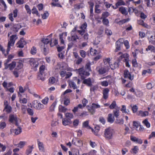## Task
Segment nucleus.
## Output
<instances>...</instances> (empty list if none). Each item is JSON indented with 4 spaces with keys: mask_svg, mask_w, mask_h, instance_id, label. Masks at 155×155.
Here are the masks:
<instances>
[{
    "mask_svg": "<svg viewBox=\"0 0 155 155\" xmlns=\"http://www.w3.org/2000/svg\"><path fill=\"white\" fill-rule=\"evenodd\" d=\"M114 133V130L110 127L104 130V135L106 139L110 140L113 137Z\"/></svg>",
    "mask_w": 155,
    "mask_h": 155,
    "instance_id": "f257e3e1",
    "label": "nucleus"
},
{
    "mask_svg": "<svg viewBox=\"0 0 155 155\" xmlns=\"http://www.w3.org/2000/svg\"><path fill=\"white\" fill-rule=\"evenodd\" d=\"M97 72L99 74H103L107 73L110 69L109 66H104L102 67L98 66L97 68Z\"/></svg>",
    "mask_w": 155,
    "mask_h": 155,
    "instance_id": "f03ea898",
    "label": "nucleus"
},
{
    "mask_svg": "<svg viewBox=\"0 0 155 155\" xmlns=\"http://www.w3.org/2000/svg\"><path fill=\"white\" fill-rule=\"evenodd\" d=\"M77 70L78 71L80 75L81 76V78L83 79L85 78V76H88L90 74L89 72L84 70L83 68H80Z\"/></svg>",
    "mask_w": 155,
    "mask_h": 155,
    "instance_id": "7ed1b4c3",
    "label": "nucleus"
},
{
    "mask_svg": "<svg viewBox=\"0 0 155 155\" xmlns=\"http://www.w3.org/2000/svg\"><path fill=\"white\" fill-rule=\"evenodd\" d=\"M131 73L129 72V71L126 69L124 71V78H127L129 80L132 81L134 79V76L132 75Z\"/></svg>",
    "mask_w": 155,
    "mask_h": 155,
    "instance_id": "20e7f679",
    "label": "nucleus"
},
{
    "mask_svg": "<svg viewBox=\"0 0 155 155\" xmlns=\"http://www.w3.org/2000/svg\"><path fill=\"white\" fill-rule=\"evenodd\" d=\"M35 109L40 110L43 108L44 107V105L40 103H38L37 101H34L32 103Z\"/></svg>",
    "mask_w": 155,
    "mask_h": 155,
    "instance_id": "39448f33",
    "label": "nucleus"
},
{
    "mask_svg": "<svg viewBox=\"0 0 155 155\" xmlns=\"http://www.w3.org/2000/svg\"><path fill=\"white\" fill-rule=\"evenodd\" d=\"M72 143L78 147H81L83 145V143L82 141L76 138L73 139L72 141Z\"/></svg>",
    "mask_w": 155,
    "mask_h": 155,
    "instance_id": "423d86ee",
    "label": "nucleus"
},
{
    "mask_svg": "<svg viewBox=\"0 0 155 155\" xmlns=\"http://www.w3.org/2000/svg\"><path fill=\"white\" fill-rule=\"evenodd\" d=\"M26 43L25 41L24 40L23 38H21L19 41L16 44L17 45H18L17 47L19 48H23L24 47V45H26Z\"/></svg>",
    "mask_w": 155,
    "mask_h": 155,
    "instance_id": "0eeeda50",
    "label": "nucleus"
},
{
    "mask_svg": "<svg viewBox=\"0 0 155 155\" xmlns=\"http://www.w3.org/2000/svg\"><path fill=\"white\" fill-rule=\"evenodd\" d=\"M18 120L17 116L16 114H11L9 116V121L11 123H13L15 121H17Z\"/></svg>",
    "mask_w": 155,
    "mask_h": 155,
    "instance_id": "6e6552de",
    "label": "nucleus"
},
{
    "mask_svg": "<svg viewBox=\"0 0 155 155\" xmlns=\"http://www.w3.org/2000/svg\"><path fill=\"white\" fill-rule=\"evenodd\" d=\"M123 40V38H120L118 41H117L116 42V49L115 51L117 52L119 51L120 49V47L121 45V42H120V40Z\"/></svg>",
    "mask_w": 155,
    "mask_h": 155,
    "instance_id": "1a4fd4ad",
    "label": "nucleus"
},
{
    "mask_svg": "<svg viewBox=\"0 0 155 155\" xmlns=\"http://www.w3.org/2000/svg\"><path fill=\"white\" fill-rule=\"evenodd\" d=\"M109 89L107 88L104 89L103 91V97L104 99H107L108 97Z\"/></svg>",
    "mask_w": 155,
    "mask_h": 155,
    "instance_id": "9d476101",
    "label": "nucleus"
},
{
    "mask_svg": "<svg viewBox=\"0 0 155 155\" xmlns=\"http://www.w3.org/2000/svg\"><path fill=\"white\" fill-rule=\"evenodd\" d=\"M4 105H5L4 110H5L6 111L7 113H10L12 111V108L10 106H8V102L6 101L5 103H4Z\"/></svg>",
    "mask_w": 155,
    "mask_h": 155,
    "instance_id": "9b49d317",
    "label": "nucleus"
},
{
    "mask_svg": "<svg viewBox=\"0 0 155 155\" xmlns=\"http://www.w3.org/2000/svg\"><path fill=\"white\" fill-rule=\"evenodd\" d=\"M83 83L89 87H91L92 85L91 79L90 78L85 79L83 81Z\"/></svg>",
    "mask_w": 155,
    "mask_h": 155,
    "instance_id": "f8f14e48",
    "label": "nucleus"
},
{
    "mask_svg": "<svg viewBox=\"0 0 155 155\" xmlns=\"http://www.w3.org/2000/svg\"><path fill=\"white\" fill-rule=\"evenodd\" d=\"M21 28L20 24H16L14 25L13 28V31L15 33L18 32V30Z\"/></svg>",
    "mask_w": 155,
    "mask_h": 155,
    "instance_id": "ddd939ff",
    "label": "nucleus"
},
{
    "mask_svg": "<svg viewBox=\"0 0 155 155\" xmlns=\"http://www.w3.org/2000/svg\"><path fill=\"white\" fill-rule=\"evenodd\" d=\"M83 127L87 129H91L92 131L93 132V129L89 126V121L88 120L86 121L83 123Z\"/></svg>",
    "mask_w": 155,
    "mask_h": 155,
    "instance_id": "4468645a",
    "label": "nucleus"
},
{
    "mask_svg": "<svg viewBox=\"0 0 155 155\" xmlns=\"http://www.w3.org/2000/svg\"><path fill=\"white\" fill-rule=\"evenodd\" d=\"M62 123L63 125L66 126L71 124L72 122L70 119L65 118L63 119Z\"/></svg>",
    "mask_w": 155,
    "mask_h": 155,
    "instance_id": "2eb2a0df",
    "label": "nucleus"
},
{
    "mask_svg": "<svg viewBox=\"0 0 155 155\" xmlns=\"http://www.w3.org/2000/svg\"><path fill=\"white\" fill-rule=\"evenodd\" d=\"M148 112L147 111H143L142 110H140L137 113V115L142 117H144L148 116Z\"/></svg>",
    "mask_w": 155,
    "mask_h": 155,
    "instance_id": "dca6fc26",
    "label": "nucleus"
},
{
    "mask_svg": "<svg viewBox=\"0 0 155 155\" xmlns=\"http://www.w3.org/2000/svg\"><path fill=\"white\" fill-rule=\"evenodd\" d=\"M119 11L121 14L125 15L128 14L127 10L124 7H121L119 8Z\"/></svg>",
    "mask_w": 155,
    "mask_h": 155,
    "instance_id": "f3484780",
    "label": "nucleus"
},
{
    "mask_svg": "<svg viewBox=\"0 0 155 155\" xmlns=\"http://www.w3.org/2000/svg\"><path fill=\"white\" fill-rule=\"evenodd\" d=\"M114 117L112 116V114H108L107 119V121L110 123H112L114 120Z\"/></svg>",
    "mask_w": 155,
    "mask_h": 155,
    "instance_id": "a211bd4d",
    "label": "nucleus"
},
{
    "mask_svg": "<svg viewBox=\"0 0 155 155\" xmlns=\"http://www.w3.org/2000/svg\"><path fill=\"white\" fill-rule=\"evenodd\" d=\"M22 62V60H20L18 62H16V67L15 69H17L18 70H19V69L22 68L23 66Z\"/></svg>",
    "mask_w": 155,
    "mask_h": 155,
    "instance_id": "6ab92c4d",
    "label": "nucleus"
},
{
    "mask_svg": "<svg viewBox=\"0 0 155 155\" xmlns=\"http://www.w3.org/2000/svg\"><path fill=\"white\" fill-rule=\"evenodd\" d=\"M15 43L14 41V42H12L9 41H8V48L6 51L7 54H8L9 52L10 51L11 46H13Z\"/></svg>",
    "mask_w": 155,
    "mask_h": 155,
    "instance_id": "aec40b11",
    "label": "nucleus"
},
{
    "mask_svg": "<svg viewBox=\"0 0 155 155\" xmlns=\"http://www.w3.org/2000/svg\"><path fill=\"white\" fill-rule=\"evenodd\" d=\"M29 62L30 65L33 67H36L38 66V63L35 61L34 59H30Z\"/></svg>",
    "mask_w": 155,
    "mask_h": 155,
    "instance_id": "412c9836",
    "label": "nucleus"
},
{
    "mask_svg": "<svg viewBox=\"0 0 155 155\" xmlns=\"http://www.w3.org/2000/svg\"><path fill=\"white\" fill-rule=\"evenodd\" d=\"M119 110L120 108H117L113 111L114 116L117 118H118L119 115Z\"/></svg>",
    "mask_w": 155,
    "mask_h": 155,
    "instance_id": "4be33fe9",
    "label": "nucleus"
},
{
    "mask_svg": "<svg viewBox=\"0 0 155 155\" xmlns=\"http://www.w3.org/2000/svg\"><path fill=\"white\" fill-rule=\"evenodd\" d=\"M118 19H116V22L117 23L119 24L120 25H122L124 23H125L127 21H128L129 20V18H127L126 19H124L122 20H120L119 21H117L118 20Z\"/></svg>",
    "mask_w": 155,
    "mask_h": 155,
    "instance_id": "5701e85b",
    "label": "nucleus"
},
{
    "mask_svg": "<svg viewBox=\"0 0 155 155\" xmlns=\"http://www.w3.org/2000/svg\"><path fill=\"white\" fill-rule=\"evenodd\" d=\"M38 144L39 150L42 152L44 151V147L43 143L40 141H38Z\"/></svg>",
    "mask_w": 155,
    "mask_h": 155,
    "instance_id": "b1692460",
    "label": "nucleus"
},
{
    "mask_svg": "<svg viewBox=\"0 0 155 155\" xmlns=\"http://www.w3.org/2000/svg\"><path fill=\"white\" fill-rule=\"evenodd\" d=\"M57 101H55L51 105L49 108V111L51 112L53 111L54 110L55 107L56 105L57 104Z\"/></svg>",
    "mask_w": 155,
    "mask_h": 155,
    "instance_id": "393cba45",
    "label": "nucleus"
},
{
    "mask_svg": "<svg viewBox=\"0 0 155 155\" xmlns=\"http://www.w3.org/2000/svg\"><path fill=\"white\" fill-rule=\"evenodd\" d=\"M45 67L44 65H42L39 68V76L44 74V71L45 69Z\"/></svg>",
    "mask_w": 155,
    "mask_h": 155,
    "instance_id": "a878e982",
    "label": "nucleus"
},
{
    "mask_svg": "<svg viewBox=\"0 0 155 155\" xmlns=\"http://www.w3.org/2000/svg\"><path fill=\"white\" fill-rule=\"evenodd\" d=\"M16 66V62L15 61L12 62L11 63L9 64V69L12 71L15 68Z\"/></svg>",
    "mask_w": 155,
    "mask_h": 155,
    "instance_id": "bb28decb",
    "label": "nucleus"
},
{
    "mask_svg": "<svg viewBox=\"0 0 155 155\" xmlns=\"http://www.w3.org/2000/svg\"><path fill=\"white\" fill-rule=\"evenodd\" d=\"M58 110L59 112L64 113L66 111L67 109L61 105H60L58 107Z\"/></svg>",
    "mask_w": 155,
    "mask_h": 155,
    "instance_id": "cd10ccee",
    "label": "nucleus"
},
{
    "mask_svg": "<svg viewBox=\"0 0 155 155\" xmlns=\"http://www.w3.org/2000/svg\"><path fill=\"white\" fill-rule=\"evenodd\" d=\"M125 5V3L123 0H119L116 3L115 5H117V6L118 7L121 5Z\"/></svg>",
    "mask_w": 155,
    "mask_h": 155,
    "instance_id": "c85d7f7f",
    "label": "nucleus"
},
{
    "mask_svg": "<svg viewBox=\"0 0 155 155\" xmlns=\"http://www.w3.org/2000/svg\"><path fill=\"white\" fill-rule=\"evenodd\" d=\"M87 107L88 111L91 114H93L95 113V110L94 109L92 105L91 106H87Z\"/></svg>",
    "mask_w": 155,
    "mask_h": 155,
    "instance_id": "c756f323",
    "label": "nucleus"
},
{
    "mask_svg": "<svg viewBox=\"0 0 155 155\" xmlns=\"http://www.w3.org/2000/svg\"><path fill=\"white\" fill-rule=\"evenodd\" d=\"M115 123L117 124H123L124 123V120L122 118L117 119H116Z\"/></svg>",
    "mask_w": 155,
    "mask_h": 155,
    "instance_id": "7c9ffc66",
    "label": "nucleus"
},
{
    "mask_svg": "<svg viewBox=\"0 0 155 155\" xmlns=\"http://www.w3.org/2000/svg\"><path fill=\"white\" fill-rule=\"evenodd\" d=\"M123 58H124L125 61L128 60V54L127 53H125L121 55L119 59H121Z\"/></svg>",
    "mask_w": 155,
    "mask_h": 155,
    "instance_id": "2f4dec72",
    "label": "nucleus"
},
{
    "mask_svg": "<svg viewBox=\"0 0 155 155\" xmlns=\"http://www.w3.org/2000/svg\"><path fill=\"white\" fill-rule=\"evenodd\" d=\"M110 66L112 70H114L118 68L119 67V64L118 63L115 62L113 64L110 65Z\"/></svg>",
    "mask_w": 155,
    "mask_h": 155,
    "instance_id": "473e14b6",
    "label": "nucleus"
},
{
    "mask_svg": "<svg viewBox=\"0 0 155 155\" xmlns=\"http://www.w3.org/2000/svg\"><path fill=\"white\" fill-rule=\"evenodd\" d=\"M69 85L71 88L72 87L74 89H76L77 88V87L75 82L73 81H70L69 82Z\"/></svg>",
    "mask_w": 155,
    "mask_h": 155,
    "instance_id": "72a5a7b5",
    "label": "nucleus"
},
{
    "mask_svg": "<svg viewBox=\"0 0 155 155\" xmlns=\"http://www.w3.org/2000/svg\"><path fill=\"white\" fill-rule=\"evenodd\" d=\"M33 148V146H28V148L26 150V153L27 154V155H28L31 152Z\"/></svg>",
    "mask_w": 155,
    "mask_h": 155,
    "instance_id": "f704fd0d",
    "label": "nucleus"
},
{
    "mask_svg": "<svg viewBox=\"0 0 155 155\" xmlns=\"http://www.w3.org/2000/svg\"><path fill=\"white\" fill-rule=\"evenodd\" d=\"M122 113H128L130 111L128 110H126V107L125 105H123L122 106V108L120 110Z\"/></svg>",
    "mask_w": 155,
    "mask_h": 155,
    "instance_id": "c9c22d12",
    "label": "nucleus"
},
{
    "mask_svg": "<svg viewBox=\"0 0 155 155\" xmlns=\"http://www.w3.org/2000/svg\"><path fill=\"white\" fill-rule=\"evenodd\" d=\"M41 48H43V53L45 54V55H46L48 54V50L45 47V45L43 46V45H41Z\"/></svg>",
    "mask_w": 155,
    "mask_h": 155,
    "instance_id": "e433bc0d",
    "label": "nucleus"
},
{
    "mask_svg": "<svg viewBox=\"0 0 155 155\" xmlns=\"http://www.w3.org/2000/svg\"><path fill=\"white\" fill-rule=\"evenodd\" d=\"M65 116L68 119H70V120L71 119L73 118L74 117L72 114L69 113H66Z\"/></svg>",
    "mask_w": 155,
    "mask_h": 155,
    "instance_id": "4c0bfd02",
    "label": "nucleus"
},
{
    "mask_svg": "<svg viewBox=\"0 0 155 155\" xmlns=\"http://www.w3.org/2000/svg\"><path fill=\"white\" fill-rule=\"evenodd\" d=\"M13 73L14 76L16 78H18L19 76V71L17 69H15L13 71Z\"/></svg>",
    "mask_w": 155,
    "mask_h": 155,
    "instance_id": "58836bf2",
    "label": "nucleus"
},
{
    "mask_svg": "<svg viewBox=\"0 0 155 155\" xmlns=\"http://www.w3.org/2000/svg\"><path fill=\"white\" fill-rule=\"evenodd\" d=\"M79 53L81 56L83 58H84L86 56V52L83 50H80Z\"/></svg>",
    "mask_w": 155,
    "mask_h": 155,
    "instance_id": "ea45409f",
    "label": "nucleus"
},
{
    "mask_svg": "<svg viewBox=\"0 0 155 155\" xmlns=\"http://www.w3.org/2000/svg\"><path fill=\"white\" fill-rule=\"evenodd\" d=\"M17 35H12L10 36V41L12 42L14 41L15 42L16 40L17 39Z\"/></svg>",
    "mask_w": 155,
    "mask_h": 155,
    "instance_id": "a19ab883",
    "label": "nucleus"
},
{
    "mask_svg": "<svg viewBox=\"0 0 155 155\" xmlns=\"http://www.w3.org/2000/svg\"><path fill=\"white\" fill-rule=\"evenodd\" d=\"M155 50V48L153 46L150 45L148 46L147 48H146V51H148L149 50L153 51Z\"/></svg>",
    "mask_w": 155,
    "mask_h": 155,
    "instance_id": "79ce46f5",
    "label": "nucleus"
},
{
    "mask_svg": "<svg viewBox=\"0 0 155 155\" xmlns=\"http://www.w3.org/2000/svg\"><path fill=\"white\" fill-rule=\"evenodd\" d=\"M30 52L32 54H35L37 52V49L35 47L33 46V47L31 50Z\"/></svg>",
    "mask_w": 155,
    "mask_h": 155,
    "instance_id": "37998d69",
    "label": "nucleus"
},
{
    "mask_svg": "<svg viewBox=\"0 0 155 155\" xmlns=\"http://www.w3.org/2000/svg\"><path fill=\"white\" fill-rule=\"evenodd\" d=\"M15 134L16 135H18L21 132V129L20 127H19L18 129H16L14 130Z\"/></svg>",
    "mask_w": 155,
    "mask_h": 155,
    "instance_id": "c03bdc74",
    "label": "nucleus"
},
{
    "mask_svg": "<svg viewBox=\"0 0 155 155\" xmlns=\"http://www.w3.org/2000/svg\"><path fill=\"white\" fill-rule=\"evenodd\" d=\"M143 123L146 125L147 127L149 128L150 127V124L147 119H145L143 121Z\"/></svg>",
    "mask_w": 155,
    "mask_h": 155,
    "instance_id": "a18cd8bd",
    "label": "nucleus"
},
{
    "mask_svg": "<svg viewBox=\"0 0 155 155\" xmlns=\"http://www.w3.org/2000/svg\"><path fill=\"white\" fill-rule=\"evenodd\" d=\"M79 39V37L76 35H72L71 37V40L73 41H76L77 39Z\"/></svg>",
    "mask_w": 155,
    "mask_h": 155,
    "instance_id": "49530a36",
    "label": "nucleus"
},
{
    "mask_svg": "<svg viewBox=\"0 0 155 155\" xmlns=\"http://www.w3.org/2000/svg\"><path fill=\"white\" fill-rule=\"evenodd\" d=\"M49 14L48 11H45L43 15H41L42 18L43 19H46L49 16Z\"/></svg>",
    "mask_w": 155,
    "mask_h": 155,
    "instance_id": "de8ad7c7",
    "label": "nucleus"
},
{
    "mask_svg": "<svg viewBox=\"0 0 155 155\" xmlns=\"http://www.w3.org/2000/svg\"><path fill=\"white\" fill-rule=\"evenodd\" d=\"M27 107L26 106L24 105H22L21 106V110L22 113L23 114H25L26 112V109Z\"/></svg>",
    "mask_w": 155,
    "mask_h": 155,
    "instance_id": "09e8293b",
    "label": "nucleus"
},
{
    "mask_svg": "<svg viewBox=\"0 0 155 155\" xmlns=\"http://www.w3.org/2000/svg\"><path fill=\"white\" fill-rule=\"evenodd\" d=\"M116 102L115 101H113L111 105L109 106V108L110 109H113L115 108L116 106Z\"/></svg>",
    "mask_w": 155,
    "mask_h": 155,
    "instance_id": "8fccbe9b",
    "label": "nucleus"
},
{
    "mask_svg": "<svg viewBox=\"0 0 155 155\" xmlns=\"http://www.w3.org/2000/svg\"><path fill=\"white\" fill-rule=\"evenodd\" d=\"M70 103V100L69 99L65 98L64 100V104L66 106H68Z\"/></svg>",
    "mask_w": 155,
    "mask_h": 155,
    "instance_id": "3c124183",
    "label": "nucleus"
},
{
    "mask_svg": "<svg viewBox=\"0 0 155 155\" xmlns=\"http://www.w3.org/2000/svg\"><path fill=\"white\" fill-rule=\"evenodd\" d=\"M6 124L4 122H0V129H3L6 127Z\"/></svg>",
    "mask_w": 155,
    "mask_h": 155,
    "instance_id": "603ef678",
    "label": "nucleus"
},
{
    "mask_svg": "<svg viewBox=\"0 0 155 155\" xmlns=\"http://www.w3.org/2000/svg\"><path fill=\"white\" fill-rule=\"evenodd\" d=\"M105 32L107 35H110L112 34V32L111 30L107 28L105 29Z\"/></svg>",
    "mask_w": 155,
    "mask_h": 155,
    "instance_id": "864d4df0",
    "label": "nucleus"
},
{
    "mask_svg": "<svg viewBox=\"0 0 155 155\" xmlns=\"http://www.w3.org/2000/svg\"><path fill=\"white\" fill-rule=\"evenodd\" d=\"M79 123V120L76 119L74 120L73 122V124L74 127H76L78 126Z\"/></svg>",
    "mask_w": 155,
    "mask_h": 155,
    "instance_id": "5fc2aeb1",
    "label": "nucleus"
},
{
    "mask_svg": "<svg viewBox=\"0 0 155 155\" xmlns=\"http://www.w3.org/2000/svg\"><path fill=\"white\" fill-rule=\"evenodd\" d=\"M49 82L51 84L54 83L55 81V78L53 77H51L49 79Z\"/></svg>",
    "mask_w": 155,
    "mask_h": 155,
    "instance_id": "6e6d98bb",
    "label": "nucleus"
},
{
    "mask_svg": "<svg viewBox=\"0 0 155 155\" xmlns=\"http://www.w3.org/2000/svg\"><path fill=\"white\" fill-rule=\"evenodd\" d=\"M63 33L59 35V40L61 41V43L62 44H64V41L63 39Z\"/></svg>",
    "mask_w": 155,
    "mask_h": 155,
    "instance_id": "4d7b16f0",
    "label": "nucleus"
},
{
    "mask_svg": "<svg viewBox=\"0 0 155 155\" xmlns=\"http://www.w3.org/2000/svg\"><path fill=\"white\" fill-rule=\"evenodd\" d=\"M27 111L29 115L31 116L33 115L34 114V112L32 109L30 108H28L27 109Z\"/></svg>",
    "mask_w": 155,
    "mask_h": 155,
    "instance_id": "13d9d810",
    "label": "nucleus"
},
{
    "mask_svg": "<svg viewBox=\"0 0 155 155\" xmlns=\"http://www.w3.org/2000/svg\"><path fill=\"white\" fill-rule=\"evenodd\" d=\"M138 107L136 105H134L132 107V110L133 113H134L137 112L138 110Z\"/></svg>",
    "mask_w": 155,
    "mask_h": 155,
    "instance_id": "bf43d9fd",
    "label": "nucleus"
},
{
    "mask_svg": "<svg viewBox=\"0 0 155 155\" xmlns=\"http://www.w3.org/2000/svg\"><path fill=\"white\" fill-rule=\"evenodd\" d=\"M101 84L103 86L107 87L108 85V82L106 81H104L101 82Z\"/></svg>",
    "mask_w": 155,
    "mask_h": 155,
    "instance_id": "052dcab7",
    "label": "nucleus"
},
{
    "mask_svg": "<svg viewBox=\"0 0 155 155\" xmlns=\"http://www.w3.org/2000/svg\"><path fill=\"white\" fill-rule=\"evenodd\" d=\"M133 66L134 67H138V64L137 63L136 59H134L132 61Z\"/></svg>",
    "mask_w": 155,
    "mask_h": 155,
    "instance_id": "680f3d73",
    "label": "nucleus"
},
{
    "mask_svg": "<svg viewBox=\"0 0 155 155\" xmlns=\"http://www.w3.org/2000/svg\"><path fill=\"white\" fill-rule=\"evenodd\" d=\"M25 8L27 11V12L30 14L31 12V10L30 9L29 6L28 5H26L25 6Z\"/></svg>",
    "mask_w": 155,
    "mask_h": 155,
    "instance_id": "e2e57ef3",
    "label": "nucleus"
},
{
    "mask_svg": "<svg viewBox=\"0 0 155 155\" xmlns=\"http://www.w3.org/2000/svg\"><path fill=\"white\" fill-rule=\"evenodd\" d=\"M151 71L150 69H148L147 70H143V71L142 75H145L147 73H148L149 74L151 73Z\"/></svg>",
    "mask_w": 155,
    "mask_h": 155,
    "instance_id": "0e129e2a",
    "label": "nucleus"
},
{
    "mask_svg": "<svg viewBox=\"0 0 155 155\" xmlns=\"http://www.w3.org/2000/svg\"><path fill=\"white\" fill-rule=\"evenodd\" d=\"M92 105L93 108L94 109V110L95 109L99 108L101 107V106L95 103H92Z\"/></svg>",
    "mask_w": 155,
    "mask_h": 155,
    "instance_id": "69168bd1",
    "label": "nucleus"
},
{
    "mask_svg": "<svg viewBox=\"0 0 155 155\" xmlns=\"http://www.w3.org/2000/svg\"><path fill=\"white\" fill-rule=\"evenodd\" d=\"M48 97H45L44 99H43L41 101L42 103L44 104H46L48 103Z\"/></svg>",
    "mask_w": 155,
    "mask_h": 155,
    "instance_id": "338daca9",
    "label": "nucleus"
},
{
    "mask_svg": "<svg viewBox=\"0 0 155 155\" xmlns=\"http://www.w3.org/2000/svg\"><path fill=\"white\" fill-rule=\"evenodd\" d=\"M41 41L43 42L44 45H45V44L47 45L50 42V41L48 38H46L45 39H43L41 40Z\"/></svg>",
    "mask_w": 155,
    "mask_h": 155,
    "instance_id": "774afa93",
    "label": "nucleus"
}]
</instances>
